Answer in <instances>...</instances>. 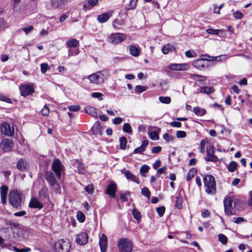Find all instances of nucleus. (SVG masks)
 I'll list each match as a JSON object with an SVG mask.
<instances>
[{
  "label": "nucleus",
  "instance_id": "f257e3e1",
  "mask_svg": "<svg viewBox=\"0 0 252 252\" xmlns=\"http://www.w3.org/2000/svg\"><path fill=\"white\" fill-rule=\"evenodd\" d=\"M238 200L234 196L226 197L223 200L224 212L226 215L230 216L235 213V208Z\"/></svg>",
  "mask_w": 252,
  "mask_h": 252
},
{
  "label": "nucleus",
  "instance_id": "f03ea898",
  "mask_svg": "<svg viewBox=\"0 0 252 252\" xmlns=\"http://www.w3.org/2000/svg\"><path fill=\"white\" fill-rule=\"evenodd\" d=\"M203 181L206 192L209 194H214L216 192L215 178L212 175H206Z\"/></svg>",
  "mask_w": 252,
  "mask_h": 252
},
{
  "label": "nucleus",
  "instance_id": "7ed1b4c3",
  "mask_svg": "<svg viewBox=\"0 0 252 252\" xmlns=\"http://www.w3.org/2000/svg\"><path fill=\"white\" fill-rule=\"evenodd\" d=\"M21 194L17 190H11L9 194V202L11 205L16 208L21 206Z\"/></svg>",
  "mask_w": 252,
  "mask_h": 252
},
{
  "label": "nucleus",
  "instance_id": "20e7f679",
  "mask_svg": "<svg viewBox=\"0 0 252 252\" xmlns=\"http://www.w3.org/2000/svg\"><path fill=\"white\" fill-rule=\"evenodd\" d=\"M118 247L120 252H131L132 250L131 241L126 238L120 239L118 242Z\"/></svg>",
  "mask_w": 252,
  "mask_h": 252
},
{
  "label": "nucleus",
  "instance_id": "39448f33",
  "mask_svg": "<svg viewBox=\"0 0 252 252\" xmlns=\"http://www.w3.org/2000/svg\"><path fill=\"white\" fill-rule=\"evenodd\" d=\"M70 246L69 241L63 239L58 240L55 244V248L57 252H68Z\"/></svg>",
  "mask_w": 252,
  "mask_h": 252
},
{
  "label": "nucleus",
  "instance_id": "423d86ee",
  "mask_svg": "<svg viewBox=\"0 0 252 252\" xmlns=\"http://www.w3.org/2000/svg\"><path fill=\"white\" fill-rule=\"evenodd\" d=\"M52 169L57 178L60 179L62 174L64 171V166L59 159H56L53 161L52 164Z\"/></svg>",
  "mask_w": 252,
  "mask_h": 252
},
{
  "label": "nucleus",
  "instance_id": "0eeeda50",
  "mask_svg": "<svg viewBox=\"0 0 252 252\" xmlns=\"http://www.w3.org/2000/svg\"><path fill=\"white\" fill-rule=\"evenodd\" d=\"M88 78L91 82L96 84L102 83L105 78L102 71H97L91 74Z\"/></svg>",
  "mask_w": 252,
  "mask_h": 252
},
{
  "label": "nucleus",
  "instance_id": "6e6552de",
  "mask_svg": "<svg viewBox=\"0 0 252 252\" xmlns=\"http://www.w3.org/2000/svg\"><path fill=\"white\" fill-rule=\"evenodd\" d=\"M13 146L14 143L13 140L8 138L3 139L0 143V148L5 152L12 151L13 148Z\"/></svg>",
  "mask_w": 252,
  "mask_h": 252
},
{
  "label": "nucleus",
  "instance_id": "1a4fd4ad",
  "mask_svg": "<svg viewBox=\"0 0 252 252\" xmlns=\"http://www.w3.org/2000/svg\"><path fill=\"white\" fill-rule=\"evenodd\" d=\"M125 34L122 33H113L110 37V42L113 44H118L126 39Z\"/></svg>",
  "mask_w": 252,
  "mask_h": 252
},
{
  "label": "nucleus",
  "instance_id": "9d476101",
  "mask_svg": "<svg viewBox=\"0 0 252 252\" xmlns=\"http://www.w3.org/2000/svg\"><path fill=\"white\" fill-rule=\"evenodd\" d=\"M1 132L6 136H12L14 135V129L13 127H11L9 124L3 123L0 126Z\"/></svg>",
  "mask_w": 252,
  "mask_h": 252
},
{
  "label": "nucleus",
  "instance_id": "9b49d317",
  "mask_svg": "<svg viewBox=\"0 0 252 252\" xmlns=\"http://www.w3.org/2000/svg\"><path fill=\"white\" fill-rule=\"evenodd\" d=\"M206 152L208 157L204 158L206 161L216 162L219 160V158L214 155V150L212 145L207 147Z\"/></svg>",
  "mask_w": 252,
  "mask_h": 252
},
{
  "label": "nucleus",
  "instance_id": "f8f14e48",
  "mask_svg": "<svg viewBox=\"0 0 252 252\" xmlns=\"http://www.w3.org/2000/svg\"><path fill=\"white\" fill-rule=\"evenodd\" d=\"M19 90L20 91L21 95L24 96H26L32 94L34 92V88L32 85H22L20 86Z\"/></svg>",
  "mask_w": 252,
  "mask_h": 252
},
{
  "label": "nucleus",
  "instance_id": "ddd939ff",
  "mask_svg": "<svg viewBox=\"0 0 252 252\" xmlns=\"http://www.w3.org/2000/svg\"><path fill=\"white\" fill-rule=\"evenodd\" d=\"M45 179L52 187H55L56 189H57V188L59 187V184L56 181L53 172H47L46 173Z\"/></svg>",
  "mask_w": 252,
  "mask_h": 252
},
{
  "label": "nucleus",
  "instance_id": "4468645a",
  "mask_svg": "<svg viewBox=\"0 0 252 252\" xmlns=\"http://www.w3.org/2000/svg\"><path fill=\"white\" fill-rule=\"evenodd\" d=\"M117 190L116 184L114 182H111L107 187L106 193L111 197L114 198L116 196V192Z\"/></svg>",
  "mask_w": 252,
  "mask_h": 252
},
{
  "label": "nucleus",
  "instance_id": "2eb2a0df",
  "mask_svg": "<svg viewBox=\"0 0 252 252\" xmlns=\"http://www.w3.org/2000/svg\"><path fill=\"white\" fill-rule=\"evenodd\" d=\"M189 67L188 63H172L169 65L168 68L171 70H186Z\"/></svg>",
  "mask_w": 252,
  "mask_h": 252
},
{
  "label": "nucleus",
  "instance_id": "dca6fc26",
  "mask_svg": "<svg viewBox=\"0 0 252 252\" xmlns=\"http://www.w3.org/2000/svg\"><path fill=\"white\" fill-rule=\"evenodd\" d=\"M88 240V236L86 233L81 232L77 234L76 236V242L79 245L86 244Z\"/></svg>",
  "mask_w": 252,
  "mask_h": 252
},
{
  "label": "nucleus",
  "instance_id": "f3484780",
  "mask_svg": "<svg viewBox=\"0 0 252 252\" xmlns=\"http://www.w3.org/2000/svg\"><path fill=\"white\" fill-rule=\"evenodd\" d=\"M30 208L32 209H41L43 205V204L35 197H32L29 204Z\"/></svg>",
  "mask_w": 252,
  "mask_h": 252
},
{
  "label": "nucleus",
  "instance_id": "a211bd4d",
  "mask_svg": "<svg viewBox=\"0 0 252 252\" xmlns=\"http://www.w3.org/2000/svg\"><path fill=\"white\" fill-rule=\"evenodd\" d=\"M99 245L101 252H106L107 246V237L104 234H102L100 238Z\"/></svg>",
  "mask_w": 252,
  "mask_h": 252
},
{
  "label": "nucleus",
  "instance_id": "6ab92c4d",
  "mask_svg": "<svg viewBox=\"0 0 252 252\" xmlns=\"http://www.w3.org/2000/svg\"><path fill=\"white\" fill-rule=\"evenodd\" d=\"M67 2L66 0H51L52 6L56 9H62Z\"/></svg>",
  "mask_w": 252,
  "mask_h": 252
},
{
  "label": "nucleus",
  "instance_id": "aec40b11",
  "mask_svg": "<svg viewBox=\"0 0 252 252\" xmlns=\"http://www.w3.org/2000/svg\"><path fill=\"white\" fill-rule=\"evenodd\" d=\"M112 11H109L107 13H102L97 16V20L100 23L106 22L112 16Z\"/></svg>",
  "mask_w": 252,
  "mask_h": 252
},
{
  "label": "nucleus",
  "instance_id": "412c9836",
  "mask_svg": "<svg viewBox=\"0 0 252 252\" xmlns=\"http://www.w3.org/2000/svg\"><path fill=\"white\" fill-rule=\"evenodd\" d=\"M8 191V188L5 186H2L0 187L1 201L3 204H6V197Z\"/></svg>",
  "mask_w": 252,
  "mask_h": 252
},
{
  "label": "nucleus",
  "instance_id": "4be33fe9",
  "mask_svg": "<svg viewBox=\"0 0 252 252\" xmlns=\"http://www.w3.org/2000/svg\"><path fill=\"white\" fill-rule=\"evenodd\" d=\"M141 49L138 45H131L129 46L130 54L133 57H138L140 53Z\"/></svg>",
  "mask_w": 252,
  "mask_h": 252
},
{
  "label": "nucleus",
  "instance_id": "5701e85b",
  "mask_svg": "<svg viewBox=\"0 0 252 252\" xmlns=\"http://www.w3.org/2000/svg\"><path fill=\"white\" fill-rule=\"evenodd\" d=\"M148 143H149V141L148 140H144L142 142V144L140 147L134 149V150L133 151V153L134 154H142L143 152L145 150L146 148L147 147V146L148 145Z\"/></svg>",
  "mask_w": 252,
  "mask_h": 252
},
{
  "label": "nucleus",
  "instance_id": "b1692460",
  "mask_svg": "<svg viewBox=\"0 0 252 252\" xmlns=\"http://www.w3.org/2000/svg\"><path fill=\"white\" fill-rule=\"evenodd\" d=\"M124 174L127 180H130L138 184L140 183L139 179L129 170H126L124 172Z\"/></svg>",
  "mask_w": 252,
  "mask_h": 252
},
{
  "label": "nucleus",
  "instance_id": "393cba45",
  "mask_svg": "<svg viewBox=\"0 0 252 252\" xmlns=\"http://www.w3.org/2000/svg\"><path fill=\"white\" fill-rule=\"evenodd\" d=\"M175 48L171 44H167L162 48L161 51L163 54L166 55L169 53L175 51Z\"/></svg>",
  "mask_w": 252,
  "mask_h": 252
},
{
  "label": "nucleus",
  "instance_id": "a878e982",
  "mask_svg": "<svg viewBox=\"0 0 252 252\" xmlns=\"http://www.w3.org/2000/svg\"><path fill=\"white\" fill-rule=\"evenodd\" d=\"M48 189L46 187H43L38 192V197L40 199H45L48 197Z\"/></svg>",
  "mask_w": 252,
  "mask_h": 252
},
{
  "label": "nucleus",
  "instance_id": "bb28decb",
  "mask_svg": "<svg viewBox=\"0 0 252 252\" xmlns=\"http://www.w3.org/2000/svg\"><path fill=\"white\" fill-rule=\"evenodd\" d=\"M98 3V0H88L85 1L83 4V8L84 9H89L88 5L92 7L96 5Z\"/></svg>",
  "mask_w": 252,
  "mask_h": 252
},
{
  "label": "nucleus",
  "instance_id": "cd10ccee",
  "mask_svg": "<svg viewBox=\"0 0 252 252\" xmlns=\"http://www.w3.org/2000/svg\"><path fill=\"white\" fill-rule=\"evenodd\" d=\"M204 61V60L203 59L195 60L193 62L192 65L195 68L200 69L202 68H204L205 66Z\"/></svg>",
  "mask_w": 252,
  "mask_h": 252
},
{
  "label": "nucleus",
  "instance_id": "c85d7f7f",
  "mask_svg": "<svg viewBox=\"0 0 252 252\" xmlns=\"http://www.w3.org/2000/svg\"><path fill=\"white\" fill-rule=\"evenodd\" d=\"M85 111L86 113L93 117H97L96 109L94 107L87 106L85 108Z\"/></svg>",
  "mask_w": 252,
  "mask_h": 252
},
{
  "label": "nucleus",
  "instance_id": "c756f323",
  "mask_svg": "<svg viewBox=\"0 0 252 252\" xmlns=\"http://www.w3.org/2000/svg\"><path fill=\"white\" fill-rule=\"evenodd\" d=\"M17 167L20 170L24 171L26 170L27 167V162L21 159L17 162Z\"/></svg>",
  "mask_w": 252,
  "mask_h": 252
},
{
  "label": "nucleus",
  "instance_id": "7c9ffc66",
  "mask_svg": "<svg viewBox=\"0 0 252 252\" xmlns=\"http://www.w3.org/2000/svg\"><path fill=\"white\" fill-rule=\"evenodd\" d=\"M194 113L199 116H202L206 114V111L204 109L200 108L199 107H195L193 108Z\"/></svg>",
  "mask_w": 252,
  "mask_h": 252
},
{
  "label": "nucleus",
  "instance_id": "2f4dec72",
  "mask_svg": "<svg viewBox=\"0 0 252 252\" xmlns=\"http://www.w3.org/2000/svg\"><path fill=\"white\" fill-rule=\"evenodd\" d=\"M67 47L73 48L79 46V42L76 39L68 40L66 43Z\"/></svg>",
  "mask_w": 252,
  "mask_h": 252
},
{
  "label": "nucleus",
  "instance_id": "473e14b6",
  "mask_svg": "<svg viewBox=\"0 0 252 252\" xmlns=\"http://www.w3.org/2000/svg\"><path fill=\"white\" fill-rule=\"evenodd\" d=\"M197 172V169L195 168H191L189 171V173L187 176L186 180L188 181H189L194 176Z\"/></svg>",
  "mask_w": 252,
  "mask_h": 252
},
{
  "label": "nucleus",
  "instance_id": "72a5a7b5",
  "mask_svg": "<svg viewBox=\"0 0 252 252\" xmlns=\"http://www.w3.org/2000/svg\"><path fill=\"white\" fill-rule=\"evenodd\" d=\"M190 77L191 79L199 82H203L206 80V76L196 74H191Z\"/></svg>",
  "mask_w": 252,
  "mask_h": 252
},
{
  "label": "nucleus",
  "instance_id": "f704fd0d",
  "mask_svg": "<svg viewBox=\"0 0 252 252\" xmlns=\"http://www.w3.org/2000/svg\"><path fill=\"white\" fill-rule=\"evenodd\" d=\"M138 0H130L129 3L126 6V10L133 9L136 7Z\"/></svg>",
  "mask_w": 252,
  "mask_h": 252
},
{
  "label": "nucleus",
  "instance_id": "c9c22d12",
  "mask_svg": "<svg viewBox=\"0 0 252 252\" xmlns=\"http://www.w3.org/2000/svg\"><path fill=\"white\" fill-rule=\"evenodd\" d=\"M127 139L126 137L123 136L120 139V149L125 150L126 148Z\"/></svg>",
  "mask_w": 252,
  "mask_h": 252
},
{
  "label": "nucleus",
  "instance_id": "e433bc0d",
  "mask_svg": "<svg viewBox=\"0 0 252 252\" xmlns=\"http://www.w3.org/2000/svg\"><path fill=\"white\" fill-rule=\"evenodd\" d=\"M214 91L212 88L209 87H202L200 88V93L206 94H210Z\"/></svg>",
  "mask_w": 252,
  "mask_h": 252
},
{
  "label": "nucleus",
  "instance_id": "4c0bfd02",
  "mask_svg": "<svg viewBox=\"0 0 252 252\" xmlns=\"http://www.w3.org/2000/svg\"><path fill=\"white\" fill-rule=\"evenodd\" d=\"M237 167V163L235 161H231L228 166V170L230 172H233Z\"/></svg>",
  "mask_w": 252,
  "mask_h": 252
},
{
  "label": "nucleus",
  "instance_id": "58836bf2",
  "mask_svg": "<svg viewBox=\"0 0 252 252\" xmlns=\"http://www.w3.org/2000/svg\"><path fill=\"white\" fill-rule=\"evenodd\" d=\"M206 32L210 34L219 35L220 33L222 32V30H215L212 29H208L206 30Z\"/></svg>",
  "mask_w": 252,
  "mask_h": 252
},
{
  "label": "nucleus",
  "instance_id": "ea45409f",
  "mask_svg": "<svg viewBox=\"0 0 252 252\" xmlns=\"http://www.w3.org/2000/svg\"><path fill=\"white\" fill-rule=\"evenodd\" d=\"M159 100L164 104H169L171 102V98L169 96H160Z\"/></svg>",
  "mask_w": 252,
  "mask_h": 252
},
{
  "label": "nucleus",
  "instance_id": "a19ab883",
  "mask_svg": "<svg viewBox=\"0 0 252 252\" xmlns=\"http://www.w3.org/2000/svg\"><path fill=\"white\" fill-rule=\"evenodd\" d=\"M218 239L219 241L223 245L226 244L227 242V238L224 234H220L218 235Z\"/></svg>",
  "mask_w": 252,
  "mask_h": 252
},
{
  "label": "nucleus",
  "instance_id": "79ce46f5",
  "mask_svg": "<svg viewBox=\"0 0 252 252\" xmlns=\"http://www.w3.org/2000/svg\"><path fill=\"white\" fill-rule=\"evenodd\" d=\"M141 194L143 196L147 197L148 199H150L151 193L149 189L147 187H144L142 189Z\"/></svg>",
  "mask_w": 252,
  "mask_h": 252
},
{
  "label": "nucleus",
  "instance_id": "37998d69",
  "mask_svg": "<svg viewBox=\"0 0 252 252\" xmlns=\"http://www.w3.org/2000/svg\"><path fill=\"white\" fill-rule=\"evenodd\" d=\"M123 130L124 132L127 133H131L132 132V128L130 125L128 123H125L123 125Z\"/></svg>",
  "mask_w": 252,
  "mask_h": 252
},
{
  "label": "nucleus",
  "instance_id": "c03bdc74",
  "mask_svg": "<svg viewBox=\"0 0 252 252\" xmlns=\"http://www.w3.org/2000/svg\"><path fill=\"white\" fill-rule=\"evenodd\" d=\"M149 167L146 165H143L140 169V173L142 176H145L143 174L148 172Z\"/></svg>",
  "mask_w": 252,
  "mask_h": 252
},
{
  "label": "nucleus",
  "instance_id": "a18cd8bd",
  "mask_svg": "<svg viewBox=\"0 0 252 252\" xmlns=\"http://www.w3.org/2000/svg\"><path fill=\"white\" fill-rule=\"evenodd\" d=\"M150 138L153 140H157L159 139L158 133L156 131H152L149 134Z\"/></svg>",
  "mask_w": 252,
  "mask_h": 252
},
{
  "label": "nucleus",
  "instance_id": "49530a36",
  "mask_svg": "<svg viewBox=\"0 0 252 252\" xmlns=\"http://www.w3.org/2000/svg\"><path fill=\"white\" fill-rule=\"evenodd\" d=\"M156 211L160 217H162L165 211V208L163 206L158 207L156 209Z\"/></svg>",
  "mask_w": 252,
  "mask_h": 252
},
{
  "label": "nucleus",
  "instance_id": "de8ad7c7",
  "mask_svg": "<svg viewBox=\"0 0 252 252\" xmlns=\"http://www.w3.org/2000/svg\"><path fill=\"white\" fill-rule=\"evenodd\" d=\"M176 198L175 206L178 209H181L182 208V199L179 196H176Z\"/></svg>",
  "mask_w": 252,
  "mask_h": 252
},
{
  "label": "nucleus",
  "instance_id": "09e8293b",
  "mask_svg": "<svg viewBox=\"0 0 252 252\" xmlns=\"http://www.w3.org/2000/svg\"><path fill=\"white\" fill-rule=\"evenodd\" d=\"M132 215L135 219L138 220L141 218V215L139 211L136 209H133L132 210Z\"/></svg>",
  "mask_w": 252,
  "mask_h": 252
},
{
  "label": "nucleus",
  "instance_id": "8fccbe9b",
  "mask_svg": "<svg viewBox=\"0 0 252 252\" xmlns=\"http://www.w3.org/2000/svg\"><path fill=\"white\" fill-rule=\"evenodd\" d=\"M129 192L127 191L125 193H121L120 194V199L122 202H125L127 201V198L129 195Z\"/></svg>",
  "mask_w": 252,
  "mask_h": 252
},
{
  "label": "nucleus",
  "instance_id": "3c124183",
  "mask_svg": "<svg viewBox=\"0 0 252 252\" xmlns=\"http://www.w3.org/2000/svg\"><path fill=\"white\" fill-rule=\"evenodd\" d=\"M41 71L42 73H45L50 69V67L47 63H42L40 64Z\"/></svg>",
  "mask_w": 252,
  "mask_h": 252
},
{
  "label": "nucleus",
  "instance_id": "603ef678",
  "mask_svg": "<svg viewBox=\"0 0 252 252\" xmlns=\"http://www.w3.org/2000/svg\"><path fill=\"white\" fill-rule=\"evenodd\" d=\"M91 95L93 97L97 98L99 100H102L103 99V95L101 93H93Z\"/></svg>",
  "mask_w": 252,
  "mask_h": 252
},
{
  "label": "nucleus",
  "instance_id": "864d4df0",
  "mask_svg": "<svg viewBox=\"0 0 252 252\" xmlns=\"http://www.w3.org/2000/svg\"><path fill=\"white\" fill-rule=\"evenodd\" d=\"M77 218L79 221L83 222L85 221V216L81 211H78L77 213Z\"/></svg>",
  "mask_w": 252,
  "mask_h": 252
},
{
  "label": "nucleus",
  "instance_id": "5fc2aeb1",
  "mask_svg": "<svg viewBox=\"0 0 252 252\" xmlns=\"http://www.w3.org/2000/svg\"><path fill=\"white\" fill-rule=\"evenodd\" d=\"M100 126L98 124L95 123L92 127V131L94 134H97L100 132Z\"/></svg>",
  "mask_w": 252,
  "mask_h": 252
},
{
  "label": "nucleus",
  "instance_id": "6e6d98bb",
  "mask_svg": "<svg viewBox=\"0 0 252 252\" xmlns=\"http://www.w3.org/2000/svg\"><path fill=\"white\" fill-rule=\"evenodd\" d=\"M206 143H207V141L205 139H202L200 142V152L202 154L204 153L205 152V147L206 144Z\"/></svg>",
  "mask_w": 252,
  "mask_h": 252
},
{
  "label": "nucleus",
  "instance_id": "4d7b16f0",
  "mask_svg": "<svg viewBox=\"0 0 252 252\" xmlns=\"http://www.w3.org/2000/svg\"><path fill=\"white\" fill-rule=\"evenodd\" d=\"M49 113V108L46 105H45L43 109L41 110V114L44 116H48Z\"/></svg>",
  "mask_w": 252,
  "mask_h": 252
},
{
  "label": "nucleus",
  "instance_id": "13d9d810",
  "mask_svg": "<svg viewBox=\"0 0 252 252\" xmlns=\"http://www.w3.org/2000/svg\"><path fill=\"white\" fill-rule=\"evenodd\" d=\"M0 100L6 102L7 103H11L10 99L3 94L0 93Z\"/></svg>",
  "mask_w": 252,
  "mask_h": 252
},
{
  "label": "nucleus",
  "instance_id": "bf43d9fd",
  "mask_svg": "<svg viewBox=\"0 0 252 252\" xmlns=\"http://www.w3.org/2000/svg\"><path fill=\"white\" fill-rule=\"evenodd\" d=\"M78 172L80 174H83L85 173V167L84 165L81 163H79L77 167Z\"/></svg>",
  "mask_w": 252,
  "mask_h": 252
},
{
  "label": "nucleus",
  "instance_id": "052dcab7",
  "mask_svg": "<svg viewBox=\"0 0 252 252\" xmlns=\"http://www.w3.org/2000/svg\"><path fill=\"white\" fill-rule=\"evenodd\" d=\"M146 90V87L140 85H138L135 87V91L138 93H141L144 92Z\"/></svg>",
  "mask_w": 252,
  "mask_h": 252
},
{
  "label": "nucleus",
  "instance_id": "680f3d73",
  "mask_svg": "<svg viewBox=\"0 0 252 252\" xmlns=\"http://www.w3.org/2000/svg\"><path fill=\"white\" fill-rule=\"evenodd\" d=\"M68 109L70 111L77 112L80 109V106L79 105H71L68 106Z\"/></svg>",
  "mask_w": 252,
  "mask_h": 252
},
{
  "label": "nucleus",
  "instance_id": "e2e57ef3",
  "mask_svg": "<svg viewBox=\"0 0 252 252\" xmlns=\"http://www.w3.org/2000/svg\"><path fill=\"white\" fill-rule=\"evenodd\" d=\"M5 223L7 225H11L14 227H17L19 225V224L18 223L14 222L11 220H5Z\"/></svg>",
  "mask_w": 252,
  "mask_h": 252
},
{
  "label": "nucleus",
  "instance_id": "0e129e2a",
  "mask_svg": "<svg viewBox=\"0 0 252 252\" xmlns=\"http://www.w3.org/2000/svg\"><path fill=\"white\" fill-rule=\"evenodd\" d=\"M186 135V132L184 131L179 130L176 132V136L179 138H185Z\"/></svg>",
  "mask_w": 252,
  "mask_h": 252
},
{
  "label": "nucleus",
  "instance_id": "69168bd1",
  "mask_svg": "<svg viewBox=\"0 0 252 252\" xmlns=\"http://www.w3.org/2000/svg\"><path fill=\"white\" fill-rule=\"evenodd\" d=\"M186 57L188 58H193L196 57V53L194 51H191L190 50L187 51L185 52Z\"/></svg>",
  "mask_w": 252,
  "mask_h": 252
},
{
  "label": "nucleus",
  "instance_id": "338daca9",
  "mask_svg": "<svg viewBox=\"0 0 252 252\" xmlns=\"http://www.w3.org/2000/svg\"><path fill=\"white\" fill-rule=\"evenodd\" d=\"M33 30V27L32 26H30L28 27L24 28L23 31L25 32L26 34H29Z\"/></svg>",
  "mask_w": 252,
  "mask_h": 252
},
{
  "label": "nucleus",
  "instance_id": "774afa93",
  "mask_svg": "<svg viewBox=\"0 0 252 252\" xmlns=\"http://www.w3.org/2000/svg\"><path fill=\"white\" fill-rule=\"evenodd\" d=\"M163 138L166 141L168 142L172 141L173 140V138L168 133H165L163 135Z\"/></svg>",
  "mask_w": 252,
  "mask_h": 252
}]
</instances>
